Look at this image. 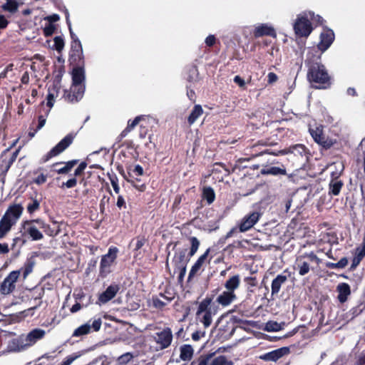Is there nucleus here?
Wrapping results in <instances>:
<instances>
[{"label":"nucleus","instance_id":"obj_1","mask_svg":"<svg viewBox=\"0 0 365 365\" xmlns=\"http://www.w3.org/2000/svg\"><path fill=\"white\" fill-rule=\"evenodd\" d=\"M307 79L317 88H325L329 84L330 77L325 66L319 61H308Z\"/></svg>","mask_w":365,"mask_h":365},{"label":"nucleus","instance_id":"obj_2","mask_svg":"<svg viewBox=\"0 0 365 365\" xmlns=\"http://www.w3.org/2000/svg\"><path fill=\"white\" fill-rule=\"evenodd\" d=\"M240 284V278L238 274L230 277L224 284L226 290L217 297L216 302L224 307L230 305L237 299L235 291L239 288Z\"/></svg>","mask_w":365,"mask_h":365},{"label":"nucleus","instance_id":"obj_3","mask_svg":"<svg viewBox=\"0 0 365 365\" xmlns=\"http://www.w3.org/2000/svg\"><path fill=\"white\" fill-rule=\"evenodd\" d=\"M309 19L322 24V19L320 16H315L312 11L304 12L298 16L294 24V29L297 35L307 36L311 34L312 28Z\"/></svg>","mask_w":365,"mask_h":365},{"label":"nucleus","instance_id":"obj_4","mask_svg":"<svg viewBox=\"0 0 365 365\" xmlns=\"http://www.w3.org/2000/svg\"><path fill=\"white\" fill-rule=\"evenodd\" d=\"M215 314L216 309L212 306V299L210 298H205L200 303L196 315L205 328H207L211 325L212 317Z\"/></svg>","mask_w":365,"mask_h":365},{"label":"nucleus","instance_id":"obj_5","mask_svg":"<svg viewBox=\"0 0 365 365\" xmlns=\"http://www.w3.org/2000/svg\"><path fill=\"white\" fill-rule=\"evenodd\" d=\"M49 225H46L41 220L37 219L35 220L26 221L23 224V229L24 232L28 234L33 240H40L43 239V234L39 231L42 229L48 235L52 236V233H49L47 230Z\"/></svg>","mask_w":365,"mask_h":365},{"label":"nucleus","instance_id":"obj_6","mask_svg":"<svg viewBox=\"0 0 365 365\" xmlns=\"http://www.w3.org/2000/svg\"><path fill=\"white\" fill-rule=\"evenodd\" d=\"M118 252L116 247H110L107 254L101 257L99 267L101 277H105L111 272V267L115 262Z\"/></svg>","mask_w":365,"mask_h":365},{"label":"nucleus","instance_id":"obj_7","mask_svg":"<svg viewBox=\"0 0 365 365\" xmlns=\"http://www.w3.org/2000/svg\"><path fill=\"white\" fill-rule=\"evenodd\" d=\"M21 275V270H15L11 272L9 275L4 279L0 286V292L3 294H9L11 293L16 287V282Z\"/></svg>","mask_w":365,"mask_h":365},{"label":"nucleus","instance_id":"obj_8","mask_svg":"<svg viewBox=\"0 0 365 365\" xmlns=\"http://www.w3.org/2000/svg\"><path fill=\"white\" fill-rule=\"evenodd\" d=\"M101 324L102 320L101 318L95 319L92 323H91V321H89L76 329L72 334V336L80 337L86 335L91 332V329H93L94 331H98L100 330Z\"/></svg>","mask_w":365,"mask_h":365},{"label":"nucleus","instance_id":"obj_9","mask_svg":"<svg viewBox=\"0 0 365 365\" xmlns=\"http://www.w3.org/2000/svg\"><path fill=\"white\" fill-rule=\"evenodd\" d=\"M153 338L160 349H166L171 344L173 340L172 331L170 328L166 327L157 332Z\"/></svg>","mask_w":365,"mask_h":365},{"label":"nucleus","instance_id":"obj_10","mask_svg":"<svg viewBox=\"0 0 365 365\" xmlns=\"http://www.w3.org/2000/svg\"><path fill=\"white\" fill-rule=\"evenodd\" d=\"M262 214L257 211L246 215L239 225L240 231L245 232L250 230L259 220Z\"/></svg>","mask_w":365,"mask_h":365},{"label":"nucleus","instance_id":"obj_11","mask_svg":"<svg viewBox=\"0 0 365 365\" xmlns=\"http://www.w3.org/2000/svg\"><path fill=\"white\" fill-rule=\"evenodd\" d=\"M74 136L68 134L65 136L56 146H54L46 155L45 160L56 156L64 151L73 142Z\"/></svg>","mask_w":365,"mask_h":365},{"label":"nucleus","instance_id":"obj_12","mask_svg":"<svg viewBox=\"0 0 365 365\" xmlns=\"http://www.w3.org/2000/svg\"><path fill=\"white\" fill-rule=\"evenodd\" d=\"M309 133L314 140L325 148H329L333 145L332 140L324 135L321 127L310 128Z\"/></svg>","mask_w":365,"mask_h":365},{"label":"nucleus","instance_id":"obj_13","mask_svg":"<svg viewBox=\"0 0 365 365\" xmlns=\"http://www.w3.org/2000/svg\"><path fill=\"white\" fill-rule=\"evenodd\" d=\"M23 210V207L19 204L11 205L6 211L3 217L15 225L20 218Z\"/></svg>","mask_w":365,"mask_h":365},{"label":"nucleus","instance_id":"obj_14","mask_svg":"<svg viewBox=\"0 0 365 365\" xmlns=\"http://www.w3.org/2000/svg\"><path fill=\"white\" fill-rule=\"evenodd\" d=\"M338 167L340 169L339 173L332 172L331 176L332 180L329 182V194L333 195H338L341 191V189L343 186V182L341 180H337L338 177L341 175V171L343 170V165L339 164Z\"/></svg>","mask_w":365,"mask_h":365},{"label":"nucleus","instance_id":"obj_15","mask_svg":"<svg viewBox=\"0 0 365 365\" xmlns=\"http://www.w3.org/2000/svg\"><path fill=\"white\" fill-rule=\"evenodd\" d=\"M45 334V330L37 328L31 330L26 335H24V341L27 348L33 346L36 341L43 339Z\"/></svg>","mask_w":365,"mask_h":365},{"label":"nucleus","instance_id":"obj_16","mask_svg":"<svg viewBox=\"0 0 365 365\" xmlns=\"http://www.w3.org/2000/svg\"><path fill=\"white\" fill-rule=\"evenodd\" d=\"M334 39V34L332 30L327 29L320 35V42L318 48L322 52L325 51L332 43Z\"/></svg>","mask_w":365,"mask_h":365},{"label":"nucleus","instance_id":"obj_17","mask_svg":"<svg viewBox=\"0 0 365 365\" xmlns=\"http://www.w3.org/2000/svg\"><path fill=\"white\" fill-rule=\"evenodd\" d=\"M27 349L24 335L9 341L6 350L8 352H20Z\"/></svg>","mask_w":365,"mask_h":365},{"label":"nucleus","instance_id":"obj_18","mask_svg":"<svg viewBox=\"0 0 365 365\" xmlns=\"http://www.w3.org/2000/svg\"><path fill=\"white\" fill-rule=\"evenodd\" d=\"M72 80L73 83L72 85H73V88H76V86H78V90L80 91L79 94L82 93V85L84 80H85V73L84 70L81 67H77L73 68L72 72Z\"/></svg>","mask_w":365,"mask_h":365},{"label":"nucleus","instance_id":"obj_19","mask_svg":"<svg viewBox=\"0 0 365 365\" xmlns=\"http://www.w3.org/2000/svg\"><path fill=\"white\" fill-rule=\"evenodd\" d=\"M254 36L255 38H259L263 36L276 37L277 34L272 26L267 24H262L255 27Z\"/></svg>","mask_w":365,"mask_h":365},{"label":"nucleus","instance_id":"obj_20","mask_svg":"<svg viewBox=\"0 0 365 365\" xmlns=\"http://www.w3.org/2000/svg\"><path fill=\"white\" fill-rule=\"evenodd\" d=\"M85 87L84 85H82V93L81 95L79 94L80 91L78 90V86L76 88H73V85H71L70 91L65 90L63 97L65 99L69 102H77L81 100L84 93Z\"/></svg>","mask_w":365,"mask_h":365},{"label":"nucleus","instance_id":"obj_21","mask_svg":"<svg viewBox=\"0 0 365 365\" xmlns=\"http://www.w3.org/2000/svg\"><path fill=\"white\" fill-rule=\"evenodd\" d=\"M287 351V348H280L259 356V359L266 361H277Z\"/></svg>","mask_w":365,"mask_h":365},{"label":"nucleus","instance_id":"obj_22","mask_svg":"<svg viewBox=\"0 0 365 365\" xmlns=\"http://www.w3.org/2000/svg\"><path fill=\"white\" fill-rule=\"evenodd\" d=\"M119 286L117 284L110 285L105 292H103L98 298V300L103 303H107L112 299L119 290Z\"/></svg>","mask_w":365,"mask_h":365},{"label":"nucleus","instance_id":"obj_23","mask_svg":"<svg viewBox=\"0 0 365 365\" xmlns=\"http://www.w3.org/2000/svg\"><path fill=\"white\" fill-rule=\"evenodd\" d=\"M209 252L210 249H207L206 252L202 255L193 264L189 273V279L195 277L201 270L202 267L205 263Z\"/></svg>","mask_w":365,"mask_h":365},{"label":"nucleus","instance_id":"obj_24","mask_svg":"<svg viewBox=\"0 0 365 365\" xmlns=\"http://www.w3.org/2000/svg\"><path fill=\"white\" fill-rule=\"evenodd\" d=\"M336 291L339 293L337 298L341 303H344L351 294L350 286L344 282L339 283L337 285Z\"/></svg>","mask_w":365,"mask_h":365},{"label":"nucleus","instance_id":"obj_25","mask_svg":"<svg viewBox=\"0 0 365 365\" xmlns=\"http://www.w3.org/2000/svg\"><path fill=\"white\" fill-rule=\"evenodd\" d=\"M21 4H23V0H6V3L1 7L2 10L14 14L18 11Z\"/></svg>","mask_w":365,"mask_h":365},{"label":"nucleus","instance_id":"obj_26","mask_svg":"<svg viewBox=\"0 0 365 365\" xmlns=\"http://www.w3.org/2000/svg\"><path fill=\"white\" fill-rule=\"evenodd\" d=\"M287 277L285 275L278 274L272 282V295L277 294L281 288V286L286 282Z\"/></svg>","mask_w":365,"mask_h":365},{"label":"nucleus","instance_id":"obj_27","mask_svg":"<svg viewBox=\"0 0 365 365\" xmlns=\"http://www.w3.org/2000/svg\"><path fill=\"white\" fill-rule=\"evenodd\" d=\"M305 152V147L302 144H297L293 146L289 147V148L282 150L279 152L282 155H286L288 153H294V155H302Z\"/></svg>","mask_w":365,"mask_h":365},{"label":"nucleus","instance_id":"obj_28","mask_svg":"<svg viewBox=\"0 0 365 365\" xmlns=\"http://www.w3.org/2000/svg\"><path fill=\"white\" fill-rule=\"evenodd\" d=\"M173 261L177 267H183V265L184 267H186L188 262V259H186V251L182 250L176 253Z\"/></svg>","mask_w":365,"mask_h":365},{"label":"nucleus","instance_id":"obj_29","mask_svg":"<svg viewBox=\"0 0 365 365\" xmlns=\"http://www.w3.org/2000/svg\"><path fill=\"white\" fill-rule=\"evenodd\" d=\"M193 349L190 345L185 344L180 347V357L183 361L190 360L193 355Z\"/></svg>","mask_w":365,"mask_h":365},{"label":"nucleus","instance_id":"obj_30","mask_svg":"<svg viewBox=\"0 0 365 365\" xmlns=\"http://www.w3.org/2000/svg\"><path fill=\"white\" fill-rule=\"evenodd\" d=\"M13 225H14L13 223L2 217L0 220V239L6 235Z\"/></svg>","mask_w":365,"mask_h":365},{"label":"nucleus","instance_id":"obj_31","mask_svg":"<svg viewBox=\"0 0 365 365\" xmlns=\"http://www.w3.org/2000/svg\"><path fill=\"white\" fill-rule=\"evenodd\" d=\"M203 110L200 105H195L188 117V123L192 125L202 114Z\"/></svg>","mask_w":365,"mask_h":365},{"label":"nucleus","instance_id":"obj_32","mask_svg":"<svg viewBox=\"0 0 365 365\" xmlns=\"http://www.w3.org/2000/svg\"><path fill=\"white\" fill-rule=\"evenodd\" d=\"M202 197L210 205L215 199V193L211 187H205L202 190Z\"/></svg>","mask_w":365,"mask_h":365},{"label":"nucleus","instance_id":"obj_33","mask_svg":"<svg viewBox=\"0 0 365 365\" xmlns=\"http://www.w3.org/2000/svg\"><path fill=\"white\" fill-rule=\"evenodd\" d=\"M262 174L265 175H286V170L283 168L279 167H269L262 170Z\"/></svg>","mask_w":365,"mask_h":365},{"label":"nucleus","instance_id":"obj_34","mask_svg":"<svg viewBox=\"0 0 365 365\" xmlns=\"http://www.w3.org/2000/svg\"><path fill=\"white\" fill-rule=\"evenodd\" d=\"M145 242H146V240L143 237H138L135 239V243H134V240L131 241L130 245L134 246L133 251L135 252V255H134L135 257H138V255H140L141 254L139 250L145 245Z\"/></svg>","mask_w":365,"mask_h":365},{"label":"nucleus","instance_id":"obj_35","mask_svg":"<svg viewBox=\"0 0 365 365\" xmlns=\"http://www.w3.org/2000/svg\"><path fill=\"white\" fill-rule=\"evenodd\" d=\"M284 322L277 323L274 321H269L265 324L264 330L267 331H278L283 329Z\"/></svg>","mask_w":365,"mask_h":365},{"label":"nucleus","instance_id":"obj_36","mask_svg":"<svg viewBox=\"0 0 365 365\" xmlns=\"http://www.w3.org/2000/svg\"><path fill=\"white\" fill-rule=\"evenodd\" d=\"M210 365H233V362L225 356L214 358Z\"/></svg>","mask_w":365,"mask_h":365},{"label":"nucleus","instance_id":"obj_37","mask_svg":"<svg viewBox=\"0 0 365 365\" xmlns=\"http://www.w3.org/2000/svg\"><path fill=\"white\" fill-rule=\"evenodd\" d=\"M348 264V259L346 257L341 258L338 262H327L326 264L327 267L329 269H343Z\"/></svg>","mask_w":365,"mask_h":365},{"label":"nucleus","instance_id":"obj_38","mask_svg":"<svg viewBox=\"0 0 365 365\" xmlns=\"http://www.w3.org/2000/svg\"><path fill=\"white\" fill-rule=\"evenodd\" d=\"M297 269L299 271V274L301 276H304L307 274L309 272V264L307 262H302L301 259H297Z\"/></svg>","mask_w":365,"mask_h":365},{"label":"nucleus","instance_id":"obj_39","mask_svg":"<svg viewBox=\"0 0 365 365\" xmlns=\"http://www.w3.org/2000/svg\"><path fill=\"white\" fill-rule=\"evenodd\" d=\"M76 163H77V160H73L68 161V162H67L66 163L65 166H63V168L58 169L57 170V173L58 174L68 173L73 168V166Z\"/></svg>","mask_w":365,"mask_h":365},{"label":"nucleus","instance_id":"obj_40","mask_svg":"<svg viewBox=\"0 0 365 365\" xmlns=\"http://www.w3.org/2000/svg\"><path fill=\"white\" fill-rule=\"evenodd\" d=\"M72 51L74 52V55L77 56L78 58H81L82 55V46L81 41L78 39L74 40L71 46Z\"/></svg>","mask_w":365,"mask_h":365},{"label":"nucleus","instance_id":"obj_41","mask_svg":"<svg viewBox=\"0 0 365 365\" xmlns=\"http://www.w3.org/2000/svg\"><path fill=\"white\" fill-rule=\"evenodd\" d=\"M191 243V247L190 250V256H193L197 251L200 246V241L195 237H192L190 239Z\"/></svg>","mask_w":365,"mask_h":365},{"label":"nucleus","instance_id":"obj_42","mask_svg":"<svg viewBox=\"0 0 365 365\" xmlns=\"http://www.w3.org/2000/svg\"><path fill=\"white\" fill-rule=\"evenodd\" d=\"M133 358V354L130 352H127V353L122 354L121 356H120L118 357V362L119 364H126L127 363L130 361Z\"/></svg>","mask_w":365,"mask_h":365},{"label":"nucleus","instance_id":"obj_43","mask_svg":"<svg viewBox=\"0 0 365 365\" xmlns=\"http://www.w3.org/2000/svg\"><path fill=\"white\" fill-rule=\"evenodd\" d=\"M54 45L53 47L58 52H61L64 47V41L62 37L56 36L53 39Z\"/></svg>","mask_w":365,"mask_h":365},{"label":"nucleus","instance_id":"obj_44","mask_svg":"<svg viewBox=\"0 0 365 365\" xmlns=\"http://www.w3.org/2000/svg\"><path fill=\"white\" fill-rule=\"evenodd\" d=\"M40 203L37 200H32L27 205V210L29 213H33L39 209Z\"/></svg>","mask_w":365,"mask_h":365},{"label":"nucleus","instance_id":"obj_45","mask_svg":"<svg viewBox=\"0 0 365 365\" xmlns=\"http://www.w3.org/2000/svg\"><path fill=\"white\" fill-rule=\"evenodd\" d=\"M79 357L78 354H71L66 357L60 365H71L76 359Z\"/></svg>","mask_w":365,"mask_h":365},{"label":"nucleus","instance_id":"obj_46","mask_svg":"<svg viewBox=\"0 0 365 365\" xmlns=\"http://www.w3.org/2000/svg\"><path fill=\"white\" fill-rule=\"evenodd\" d=\"M365 256V248L359 247L355 250V255L356 258L359 259L361 261Z\"/></svg>","mask_w":365,"mask_h":365},{"label":"nucleus","instance_id":"obj_47","mask_svg":"<svg viewBox=\"0 0 365 365\" xmlns=\"http://www.w3.org/2000/svg\"><path fill=\"white\" fill-rule=\"evenodd\" d=\"M87 164L85 162L81 163L78 167L75 170L74 175L76 176L80 175L83 173L84 170L86 168Z\"/></svg>","mask_w":365,"mask_h":365},{"label":"nucleus","instance_id":"obj_48","mask_svg":"<svg viewBox=\"0 0 365 365\" xmlns=\"http://www.w3.org/2000/svg\"><path fill=\"white\" fill-rule=\"evenodd\" d=\"M143 118L142 116H137L132 122L130 120L128 123L127 127L131 130H133L140 122V120Z\"/></svg>","mask_w":365,"mask_h":365},{"label":"nucleus","instance_id":"obj_49","mask_svg":"<svg viewBox=\"0 0 365 365\" xmlns=\"http://www.w3.org/2000/svg\"><path fill=\"white\" fill-rule=\"evenodd\" d=\"M245 281L247 282L249 286L248 289L250 290V287H254L257 286V282L255 277H248L245 278Z\"/></svg>","mask_w":365,"mask_h":365},{"label":"nucleus","instance_id":"obj_50","mask_svg":"<svg viewBox=\"0 0 365 365\" xmlns=\"http://www.w3.org/2000/svg\"><path fill=\"white\" fill-rule=\"evenodd\" d=\"M77 184V180L75 178H71L68 180H67L66 182H63V185H62V187H66L67 188H71V187H73L76 185Z\"/></svg>","mask_w":365,"mask_h":365},{"label":"nucleus","instance_id":"obj_51","mask_svg":"<svg viewBox=\"0 0 365 365\" xmlns=\"http://www.w3.org/2000/svg\"><path fill=\"white\" fill-rule=\"evenodd\" d=\"M205 332L204 331H196L192 334V339L194 341H198L201 338L204 337Z\"/></svg>","mask_w":365,"mask_h":365},{"label":"nucleus","instance_id":"obj_52","mask_svg":"<svg viewBox=\"0 0 365 365\" xmlns=\"http://www.w3.org/2000/svg\"><path fill=\"white\" fill-rule=\"evenodd\" d=\"M47 176L44 174L39 175L34 180V182L37 185H41L46 182Z\"/></svg>","mask_w":365,"mask_h":365},{"label":"nucleus","instance_id":"obj_53","mask_svg":"<svg viewBox=\"0 0 365 365\" xmlns=\"http://www.w3.org/2000/svg\"><path fill=\"white\" fill-rule=\"evenodd\" d=\"M54 30H55L54 26L52 24H49L44 28L43 32H44L45 36H51L53 34V33L54 32Z\"/></svg>","mask_w":365,"mask_h":365},{"label":"nucleus","instance_id":"obj_54","mask_svg":"<svg viewBox=\"0 0 365 365\" xmlns=\"http://www.w3.org/2000/svg\"><path fill=\"white\" fill-rule=\"evenodd\" d=\"M132 172L136 176H141L143 175V168L140 165H136Z\"/></svg>","mask_w":365,"mask_h":365},{"label":"nucleus","instance_id":"obj_55","mask_svg":"<svg viewBox=\"0 0 365 365\" xmlns=\"http://www.w3.org/2000/svg\"><path fill=\"white\" fill-rule=\"evenodd\" d=\"M215 36L213 35H209L206 38H205V43L207 44V46H212L215 44Z\"/></svg>","mask_w":365,"mask_h":365},{"label":"nucleus","instance_id":"obj_56","mask_svg":"<svg viewBox=\"0 0 365 365\" xmlns=\"http://www.w3.org/2000/svg\"><path fill=\"white\" fill-rule=\"evenodd\" d=\"M33 265L31 264H29L26 265L24 272H23V276L24 278H26V277L32 272Z\"/></svg>","mask_w":365,"mask_h":365},{"label":"nucleus","instance_id":"obj_57","mask_svg":"<svg viewBox=\"0 0 365 365\" xmlns=\"http://www.w3.org/2000/svg\"><path fill=\"white\" fill-rule=\"evenodd\" d=\"M277 76L272 72H270L267 75V81L269 83H273L277 81Z\"/></svg>","mask_w":365,"mask_h":365},{"label":"nucleus","instance_id":"obj_58","mask_svg":"<svg viewBox=\"0 0 365 365\" xmlns=\"http://www.w3.org/2000/svg\"><path fill=\"white\" fill-rule=\"evenodd\" d=\"M234 82L241 88H243L245 85V81L239 76H236L234 78Z\"/></svg>","mask_w":365,"mask_h":365},{"label":"nucleus","instance_id":"obj_59","mask_svg":"<svg viewBox=\"0 0 365 365\" xmlns=\"http://www.w3.org/2000/svg\"><path fill=\"white\" fill-rule=\"evenodd\" d=\"M9 252V246L6 243H0V254H6Z\"/></svg>","mask_w":365,"mask_h":365},{"label":"nucleus","instance_id":"obj_60","mask_svg":"<svg viewBox=\"0 0 365 365\" xmlns=\"http://www.w3.org/2000/svg\"><path fill=\"white\" fill-rule=\"evenodd\" d=\"M8 23L9 22L4 16L0 15V29L6 28L8 25Z\"/></svg>","mask_w":365,"mask_h":365},{"label":"nucleus","instance_id":"obj_61","mask_svg":"<svg viewBox=\"0 0 365 365\" xmlns=\"http://www.w3.org/2000/svg\"><path fill=\"white\" fill-rule=\"evenodd\" d=\"M153 304L156 308H162L165 305V303L159 299H154Z\"/></svg>","mask_w":365,"mask_h":365},{"label":"nucleus","instance_id":"obj_62","mask_svg":"<svg viewBox=\"0 0 365 365\" xmlns=\"http://www.w3.org/2000/svg\"><path fill=\"white\" fill-rule=\"evenodd\" d=\"M46 123V118L43 115H40L38 117V125L37 126V129L40 130L41 128L44 126Z\"/></svg>","mask_w":365,"mask_h":365},{"label":"nucleus","instance_id":"obj_63","mask_svg":"<svg viewBox=\"0 0 365 365\" xmlns=\"http://www.w3.org/2000/svg\"><path fill=\"white\" fill-rule=\"evenodd\" d=\"M81 309V305L80 303L78 302H76L75 304H73L72 306V307L71 308V312L72 313H75V312H78L80 309Z\"/></svg>","mask_w":365,"mask_h":365},{"label":"nucleus","instance_id":"obj_64","mask_svg":"<svg viewBox=\"0 0 365 365\" xmlns=\"http://www.w3.org/2000/svg\"><path fill=\"white\" fill-rule=\"evenodd\" d=\"M125 202L124 198H123L122 196H120H120H118V200H117V203H116L117 206H118L119 208H120V207H122L123 206H124V205H125Z\"/></svg>","mask_w":365,"mask_h":365}]
</instances>
